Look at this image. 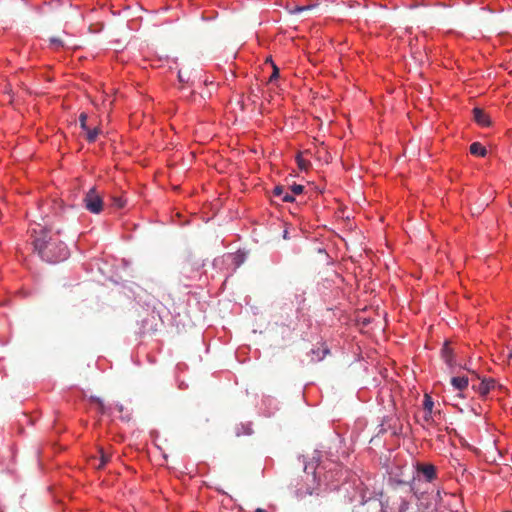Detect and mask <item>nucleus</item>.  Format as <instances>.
Listing matches in <instances>:
<instances>
[{"instance_id": "obj_16", "label": "nucleus", "mask_w": 512, "mask_h": 512, "mask_svg": "<svg viewBox=\"0 0 512 512\" xmlns=\"http://www.w3.org/2000/svg\"><path fill=\"white\" fill-rule=\"evenodd\" d=\"M112 201H113V206H115L117 208H123L126 204V200L123 199L122 197H118V196H113Z\"/></svg>"}, {"instance_id": "obj_4", "label": "nucleus", "mask_w": 512, "mask_h": 512, "mask_svg": "<svg viewBox=\"0 0 512 512\" xmlns=\"http://www.w3.org/2000/svg\"><path fill=\"white\" fill-rule=\"evenodd\" d=\"M433 408H434L433 399L429 394L426 393L424 395V400H423L424 415L422 417V420L420 421V423L423 427L435 425L436 424L435 417L441 415L440 410L434 411Z\"/></svg>"}, {"instance_id": "obj_5", "label": "nucleus", "mask_w": 512, "mask_h": 512, "mask_svg": "<svg viewBox=\"0 0 512 512\" xmlns=\"http://www.w3.org/2000/svg\"><path fill=\"white\" fill-rule=\"evenodd\" d=\"M416 470L418 474H422L428 482L436 478V468L432 464L417 463Z\"/></svg>"}, {"instance_id": "obj_22", "label": "nucleus", "mask_w": 512, "mask_h": 512, "mask_svg": "<svg viewBox=\"0 0 512 512\" xmlns=\"http://www.w3.org/2000/svg\"><path fill=\"white\" fill-rule=\"evenodd\" d=\"M50 42L52 45H54L56 47L63 46V41L60 38L53 37L50 39Z\"/></svg>"}, {"instance_id": "obj_11", "label": "nucleus", "mask_w": 512, "mask_h": 512, "mask_svg": "<svg viewBox=\"0 0 512 512\" xmlns=\"http://www.w3.org/2000/svg\"><path fill=\"white\" fill-rule=\"evenodd\" d=\"M86 134H85V139L92 143V142H95L98 135L101 133V130L99 127H94V128H88L84 131Z\"/></svg>"}, {"instance_id": "obj_23", "label": "nucleus", "mask_w": 512, "mask_h": 512, "mask_svg": "<svg viewBox=\"0 0 512 512\" xmlns=\"http://www.w3.org/2000/svg\"><path fill=\"white\" fill-rule=\"evenodd\" d=\"M185 76H186V73H183L182 71L178 72V78H179L180 82L188 81V77H185Z\"/></svg>"}, {"instance_id": "obj_12", "label": "nucleus", "mask_w": 512, "mask_h": 512, "mask_svg": "<svg viewBox=\"0 0 512 512\" xmlns=\"http://www.w3.org/2000/svg\"><path fill=\"white\" fill-rule=\"evenodd\" d=\"M442 357L445 360V362L449 365H453V359H452V349L449 346L448 343H445L441 350Z\"/></svg>"}, {"instance_id": "obj_1", "label": "nucleus", "mask_w": 512, "mask_h": 512, "mask_svg": "<svg viewBox=\"0 0 512 512\" xmlns=\"http://www.w3.org/2000/svg\"><path fill=\"white\" fill-rule=\"evenodd\" d=\"M32 236L34 237V250L43 261L57 263L68 258L69 250L67 246L57 235L51 234L48 229L43 227L39 230L34 229Z\"/></svg>"}, {"instance_id": "obj_9", "label": "nucleus", "mask_w": 512, "mask_h": 512, "mask_svg": "<svg viewBox=\"0 0 512 512\" xmlns=\"http://www.w3.org/2000/svg\"><path fill=\"white\" fill-rule=\"evenodd\" d=\"M451 384L452 386L459 390V391H463L464 389H466L468 387V384H469V380L467 377H453L451 379Z\"/></svg>"}, {"instance_id": "obj_2", "label": "nucleus", "mask_w": 512, "mask_h": 512, "mask_svg": "<svg viewBox=\"0 0 512 512\" xmlns=\"http://www.w3.org/2000/svg\"><path fill=\"white\" fill-rule=\"evenodd\" d=\"M304 475L291 479L290 485L294 488V494L297 498H304L312 495L316 488L315 472L312 475L307 473V466L303 470Z\"/></svg>"}, {"instance_id": "obj_26", "label": "nucleus", "mask_w": 512, "mask_h": 512, "mask_svg": "<svg viewBox=\"0 0 512 512\" xmlns=\"http://www.w3.org/2000/svg\"><path fill=\"white\" fill-rule=\"evenodd\" d=\"M507 359H508V360H511V359H512V349H509V350H508Z\"/></svg>"}, {"instance_id": "obj_13", "label": "nucleus", "mask_w": 512, "mask_h": 512, "mask_svg": "<svg viewBox=\"0 0 512 512\" xmlns=\"http://www.w3.org/2000/svg\"><path fill=\"white\" fill-rule=\"evenodd\" d=\"M99 453H100V462L97 465V468L101 469L110 461L111 455L109 453L105 452L102 448L99 449Z\"/></svg>"}, {"instance_id": "obj_14", "label": "nucleus", "mask_w": 512, "mask_h": 512, "mask_svg": "<svg viewBox=\"0 0 512 512\" xmlns=\"http://www.w3.org/2000/svg\"><path fill=\"white\" fill-rule=\"evenodd\" d=\"M318 6H319L318 3H313V4H309V5H304V6H296L292 12L293 13H300V12H303V11H308V10L315 9Z\"/></svg>"}, {"instance_id": "obj_21", "label": "nucleus", "mask_w": 512, "mask_h": 512, "mask_svg": "<svg viewBox=\"0 0 512 512\" xmlns=\"http://www.w3.org/2000/svg\"><path fill=\"white\" fill-rule=\"evenodd\" d=\"M91 401L98 405V407H99V409H100V411L102 413L104 412V404H103V401L100 398L92 396L91 397Z\"/></svg>"}, {"instance_id": "obj_25", "label": "nucleus", "mask_w": 512, "mask_h": 512, "mask_svg": "<svg viewBox=\"0 0 512 512\" xmlns=\"http://www.w3.org/2000/svg\"><path fill=\"white\" fill-rule=\"evenodd\" d=\"M326 467L322 464V463H319L318 466H317V470L318 472L320 473L322 469H325Z\"/></svg>"}, {"instance_id": "obj_18", "label": "nucleus", "mask_w": 512, "mask_h": 512, "mask_svg": "<svg viewBox=\"0 0 512 512\" xmlns=\"http://www.w3.org/2000/svg\"><path fill=\"white\" fill-rule=\"evenodd\" d=\"M290 190H291L290 194H292L293 196L299 195L303 192L304 186L299 185V184H294V185L290 186Z\"/></svg>"}, {"instance_id": "obj_19", "label": "nucleus", "mask_w": 512, "mask_h": 512, "mask_svg": "<svg viewBox=\"0 0 512 512\" xmlns=\"http://www.w3.org/2000/svg\"><path fill=\"white\" fill-rule=\"evenodd\" d=\"M409 507H410V503L407 500L402 499L399 504L397 512H408Z\"/></svg>"}, {"instance_id": "obj_6", "label": "nucleus", "mask_w": 512, "mask_h": 512, "mask_svg": "<svg viewBox=\"0 0 512 512\" xmlns=\"http://www.w3.org/2000/svg\"><path fill=\"white\" fill-rule=\"evenodd\" d=\"M474 120L481 126H489L491 124V120L489 115L480 108L473 109Z\"/></svg>"}, {"instance_id": "obj_17", "label": "nucleus", "mask_w": 512, "mask_h": 512, "mask_svg": "<svg viewBox=\"0 0 512 512\" xmlns=\"http://www.w3.org/2000/svg\"><path fill=\"white\" fill-rule=\"evenodd\" d=\"M297 164L301 170H307L310 166V163L303 159L300 155L297 156Z\"/></svg>"}, {"instance_id": "obj_3", "label": "nucleus", "mask_w": 512, "mask_h": 512, "mask_svg": "<svg viewBox=\"0 0 512 512\" xmlns=\"http://www.w3.org/2000/svg\"><path fill=\"white\" fill-rule=\"evenodd\" d=\"M83 204L86 210L93 214L101 213L104 207L103 198L95 187L87 191L83 198Z\"/></svg>"}, {"instance_id": "obj_10", "label": "nucleus", "mask_w": 512, "mask_h": 512, "mask_svg": "<svg viewBox=\"0 0 512 512\" xmlns=\"http://www.w3.org/2000/svg\"><path fill=\"white\" fill-rule=\"evenodd\" d=\"M470 153L475 156L484 157L487 154L486 148L479 142L470 145Z\"/></svg>"}, {"instance_id": "obj_27", "label": "nucleus", "mask_w": 512, "mask_h": 512, "mask_svg": "<svg viewBox=\"0 0 512 512\" xmlns=\"http://www.w3.org/2000/svg\"><path fill=\"white\" fill-rule=\"evenodd\" d=\"M256 512H263L262 509H257Z\"/></svg>"}, {"instance_id": "obj_20", "label": "nucleus", "mask_w": 512, "mask_h": 512, "mask_svg": "<svg viewBox=\"0 0 512 512\" xmlns=\"http://www.w3.org/2000/svg\"><path fill=\"white\" fill-rule=\"evenodd\" d=\"M272 67H273V72L269 78V82H273L275 79H277L279 77V68L274 63H272Z\"/></svg>"}, {"instance_id": "obj_15", "label": "nucleus", "mask_w": 512, "mask_h": 512, "mask_svg": "<svg viewBox=\"0 0 512 512\" xmlns=\"http://www.w3.org/2000/svg\"><path fill=\"white\" fill-rule=\"evenodd\" d=\"M87 119H88V116L86 113H81L79 115V123H80V127L83 131H85L86 129L89 128V126L87 125Z\"/></svg>"}, {"instance_id": "obj_7", "label": "nucleus", "mask_w": 512, "mask_h": 512, "mask_svg": "<svg viewBox=\"0 0 512 512\" xmlns=\"http://www.w3.org/2000/svg\"><path fill=\"white\" fill-rule=\"evenodd\" d=\"M496 386V381L492 378H484L481 383L479 384L478 388H477V391L481 394V395H486L488 394L492 389H494Z\"/></svg>"}, {"instance_id": "obj_24", "label": "nucleus", "mask_w": 512, "mask_h": 512, "mask_svg": "<svg viewBox=\"0 0 512 512\" xmlns=\"http://www.w3.org/2000/svg\"><path fill=\"white\" fill-rule=\"evenodd\" d=\"M487 205H488V204H487V203H485V202L481 203V204L477 207V209H476V210H477V213H480V211L483 209V207H484V206H487Z\"/></svg>"}, {"instance_id": "obj_8", "label": "nucleus", "mask_w": 512, "mask_h": 512, "mask_svg": "<svg viewBox=\"0 0 512 512\" xmlns=\"http://www.w3.org/2000/svg\"><path fill=\"white\" fill-rule=\"evenodd\" d=\"M273 196L279 197L283 202H292L294 201V197L289 192L285 191L283 186H276L273 189Z\"/></svg>"}]
</instances>
